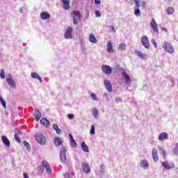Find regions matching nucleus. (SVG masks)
I'll use <instances>...</instances> for the list:
<instances>
[{
    "label": "nucleus",
    "mask_w": 178,
    "mask_h": 178,
    "mask_svg": "<svg viewBox=\"0 0 178 178\" xmlns=\"http://www.w3.org/2000/svg\"><path fill=\"white\" fill-rule=\"evenodd\" d=\"M72 18L73 24L77 26L81 22V13L79 10H74L71 13L70 15Z\"/></svg>",
    "instance_id": "nucleus-1"
},
{
    "label": "nucleus",
    "mask_w": 178,
    "mask_h": 178,
    "mask_svg": "<svg viewBox=\"0 0 178 178\" xmlns=\"http://www.w3.org/2000/svg\"><path fill=\"white\" fill-rule=\"evenodd\" d=\"M35 139L37 143L40 144V145H45L47 144V138L42 134H37L35 135Z\"/></svg>",
    "instance_id": "nucleus-2"
},
{
    "label": "nucleus",
    "mask_w": 178,
    "mask_h": 178,
    "mask_svg": "<svg viewBox=\"0 0 178 178\" xmlns=\"http://www.w3.org/2000/svg\"><path fill=\"white\" fill-rule=\"evenodd\" d=\"M6 79L8 86H10L11 88H16V82H15L10 73L7 74Z\"/></svg>",
    "instance_id": "nucleus-3"
},
{
    "label": "nucleus",
    "mask_w": 178,
    "mask_h": 178,
    "mask_svg": "<svg viewBox=\"0 0 178 178\" xmlns=\"http://www.w3.org/2000/svg\"><path fill=\"white\" fill-rule=\"evenodd\" d=\"M120 72H121V74L124 79L126 84H130L131 82V79H130V76L127 74V72H126L124 68L121 67L120 69Z\"/></svg>",
    "instance_id": "nucleus-4"
},
{
    "label": "nucleus",
    "mask_w": 178,
    "mask_h": 178,
    "mask_svg": "<svg viewBox=\"0 0 178 178\" xmlns=\"http://www.w3.org/2000/svg\"><path fill=\"white\" fill-rule=\"evenodd\" d=\"M66 152H67V148L63 147L60 152V159L63 163H66Z\"/></svg>",
    "instance_id": "nucleus-5"
},
{
    "label": "nucleus",
    "mask_w": 178,
    "mask_h": 178,
    "mask_svg": "<svg viewBox=\"0 0 178 178\" xmlns=\"http://www.w3.org/2000/svg\"><path fill=\"white\" fill-rule=\"evenodd\" d=\"M163 48L165 49V51H166V52H168V54H173V52H175V49L172 44L168 43L167 42H164L163 44Z\"/></svg>",
    "instance_id": "nucleus-6"
},
{
    "label": "nucleus",
    "mask_w": 178,
    "mask_h": 178,
    "mask_svg": "<svg viewBox=\"0 0 178 178\" xmlns=\"http://www.w3.org/2000/svg\"><path fill=\"white\" fill-rule=\"evenodd\" d=\"M102 70L104 74H107L108 76H110V74H112V71L113 69L109 65H103L102 66Z\"/></svg>",
    "instance_id": "nucleus-7"
},
{
    "label": "nucleus",
    "mask_w": 178,
    "mask_h": 178,
    "mask_svg": "<svg viewBox=\"0 0 178 178\" xmlns=\"http://www.w3.org/2000/svg\"><path fill=\"white\" fill-rule=\"evenodd\" d=\"M140 41L146 49H149V40H148V37H147V35H143Z\"/></svg>",
    "instance_id": "nucleus-8"
},
{
    "label": "nucleus",
    "mask_w": 178,
    "mask_h": 178,
    "mask_svg": "<svg viewBox=\"0 0 178 178\" xmlns=\"http://www.w3.org/2000/svg\"><path fill=\"white\" fill-rule=\"evenodd\" d=\"M72 33H73V29L72 27H68V29L66 30L64 34L65 38L66 40H71V38H73Z\"/></svg>",
    "instance_id": "nucleus-9"
},
{
    "label": "nucleus",
    "mask_w": 178,
    "mask_h": 178,
    "mask_svg": "<svg viewBox=\"0 0 178 178\" xmlns=\"http://www.w3.org/2000/svg\"><path fill=\"white\" fill-rule=\"evenodd\" d=\"M150 26L152 27V30L155 31V33H157V34L159 33V29H158V24H156V22L154 19H152L150 23Z\"/></svg>",
    "instance_id": "nucleus-10"
},
{
    "label": "nucleus",
    "mask_w": 178,
    "mask_h": 178,
    "mask_svg": "<svg viewBox=\"0 0 178 178\" xmlns=\"http://www.w3.org/2000/svg\"><path fill=\"white\" fill-rule=\"evenodd\" d=\"M162 166H163L164 169H173L175 168V163L173 162H163L161 163Z\"/></svg>",
    "instance_id": "nucleus-11"
},
{
    "label": "nucleus",
    "mask_w": 178,
    "mask_h": 178,
    "mask_svg": "<svg viewBox=\"0 0 178 178\" xmlns=\"http://www.w3.org/2000/svg\"><path fill=\"white\" fill-rule=\"evenodd\" d=\"M42 166H43L44 169H46L47 173H48L49 175H51V173H52V169L51 168V165H49V163H48V162L45 161H42Z\"/></svg>",
    "instance_id": "nucleus-12"
},
{
    "label": "nucleus",
    "mask_w": 178,
    "mask_h": 178,
    "mask_svg": "<svg viewBox=\"0 0 178 178\" xmlns=\"http://www.w3.org/2000/svg\"><path fill=\"white\" fill-rule=\"evenodd\" d=\"M82 169L85 173L88 175L90 172H91V168L90 167V165L87 163H82Z\"/></svg>",
    "instance_id": "nucleus-13"
},
{
    "label": "nucleus",
    "mask_w": 178,
    "mask_h": 178,
    "mask_svg": "<svg viewBox=\"0 0 178 178\" xmlns=\"http://www.w3.org/2000/svg\"><path fill=\"white\" fill-rule=\"evenodd\" d=\"M104 84L105 86V88L108 91V92H112V84L111 82L106 79H104Z\"/></svg>",
    "instance_id": "nucleus-14"
},
{
    "label": "nucleus",
    "mask_w": 178,
    "mask_h": 178,
    "mask_svg": "<svg viewBox=\"0 0 178 178\" xmlns=\"http://www.w3.org/2000/svg\"><path fill=\"white\" fill-rule=\"evenodd\" d=\"M140 167L143 168L145 170H147L149 168V164L147 160H141L140 162Z\"/></svg>",
    "instance_id": "nucleus-15"
},
{
    "label": "nucleus",
    "mask_w": 178,
    "mask_h": 178,
    "mask_svg": "<svg viewBox=\"0 0 178 178\" xmlns=\"http://www.w3.org/2000/svg\"><path fill=\"white\" fill-rule=\"evenodd\" d=\"M152 155L154 162H158L159 157L158 156V150L156 149H152Z\"/></svg>",
    "instance_id": "nucleus-16"
},
{
    "label": "nucleus",
    "mask_w": 178,
    "mask_h": 178,
    "mask_svg": "<svg viewBox=\"0 0 178 178\" xmlns=\"http://www.w3.org/2000/svg\"><path fill=\"white\" fill-rule=\"evenodd\" d=\"M1 141L3 144L6 145V147H10V141H9V139H8V137L5 136H1Z\"/></svg>",
    "instance_id": "nucleus-17"
},
{
    "label": "nucleus",
    "mask_w": 178,
    "mask_h": 178,
    "mask_svg": "<svg viewBox=\"0 0 178 178\" xmlns=\"http://www.w3.org/2000/svg\"><path fill=\"white\" fill-rule=\"evenodd\" d=\"M61 2L63 3V9L65 10L70 9V2L69 0H61Z\"/></svg>",
    "instance_id": "nucleus-18"
},
{
    "label": "nucleus",
    "mask_w": 178,
    "mask_h": 178,
    "mask_svg": "<svg viewBox=\"0 0 178 178\" xmlns=\"http://www.w3.org/2000/svg\"><path fill=\"white\" fill-rule=\"evenodd\" d=\"M33 115L35 116L36 122H40V119H41V112L40 111V110L35 109Z\"/></svg>",
    "instance_id": "nucleus-19"
},
{
    "label": "nucleus",
    "mask_w": 178,
    "mask_h": 178,
    "mask_svg": "<svg viewBox=\"0 0 178 178\" xmlns=\"http://www.w3.org/2000/svg\"><path fill=\"white\" fill-rule=\"evenodd\" d=\"M69 138L70 140L71 147H72L73 148H77V143H76V140H74L73 136L72 134H70Z\"/></svg>",
    "instance_id": "nucleus-20"
},
{
    "label": "nucleus",
    "mask_w": 178,
    "mask_h": 178,
    "mask_svg": "<svg viewBox=\"0 0 178 178\" xmlns=\"http://www.w3.org/2000/svg\"><path fill=\"white\" fill-rule=\"evenodd\" d=\"M107 52L109 54L113 52V44H112V42L108 41L107 42V48H106Z\"/></svg>",
    "instance_id": "nucleus-21"
},
{
    "label": "nucleus",
    "mask_w": 178,
    "mask_h": 178,
    "mask_svg": "<svg viewBox=\"0 0 178 178\" xmlns=\"http://www.w3.org/2000/svg\"><path fill=\"white\" fill-rule=\"evenodd\" d=\"M159 141H163V140H168V134L166 132H162L159 136Z\"/></svg>",
    "instance_id": "nucleus-22"
},
{
    "label": "nucleus",
    "mask_w": 178,
    "mask_h": 178,
    "mask_svg": "<svg viewBox=\"0 0 178 178\" xmlns=\"http://www.w3.org/2000/svg\"><path fill=\"white\" fill-rule=\"evenodd\" d=\"M41 124H43L44 127H49V120H47V118H43L40 120Z\"/></svg>",
    "instance_id": "nucleus-23"
},
{
    "label": "nucleus",
    "mask_w": 178,
    "mask_h": 178,
    "mask_svg": "<svg viewBox=\"0 0 178 178\" xmlns=\"http://www.w3.org/2000/svg\"><path fill=\"white\" fill-rule=\"evenodd\" d=\"M40 17L42 20H47L51 17V15L48 13L43 12L40 14Z\"/></svg>",
    "instance_id": "nucleus-24"
},
{
    "label": "nucleus",
    "mask_w": 178,
    "mask_h": 178,
    "mask_svg": "<svg viewBox=\"0 0 178 178\" xmlns=\"http://www.w3.org/2000/svg\"><path fill=\"white\" fill-rule=\"evenodd\" d=\"M97 175H99L100 176H102L105 173V165L101 164L100 168L98 171H97Z\"/></svg>",
    "instance_id": "nucleus-25"
},
{
    "label": "nucleus",
    "mask_w": 178,
    "mask_h": 178,
    "mask_svg": "<svg viewBox=\"0 0 178 178\" xmlns=\"http://www.w3.org/2000/svg\"><path fill=\"white\" fill-rule=\"evenodd\" d=\"M54 144L56 147H59L63 144V140L60 139V138H56L54 139Z\"/></svg>",
    "instance_id": "nucleus-26"
},
{
    "label": "nucleus",
    "mask_w": 178,
    "mask_h": 178,
    "mask_svg": "<svg viewBox=\"0 0 178 178\" xmlns=\"http://www.w3.org/2000/svg\"><path fill=\"white\" fill-rule=\"evenodd\" d=\"M33 79H37L40 83H42V79L40 78V75L35 72H32L31 74Z\"/></svg>",
    "instance_id": "nucleus-27"
},
{
    "label": "nucleus",
    "mask_w": 178,
    "mask_h": 178,
    "mask_svg": "<svg viewBox=\"0 0 178 178\" xmlns=\"http://www.w3.org/2000/svg\"><path fill=\"white\" fill-rule=\"evenodd\" d=\"M81 148L83 149V151H84V152H90V149H88V146H87V145H86V142H82L81 145Z\"/></svg>",
    "instance_id": "nucleus-28"
},
{
    "label": "nucleus",
    "mask_w": 178,
    "mask_h": 178,
    "mask_svg": "<svg viewBox=\"0 0 178 178\" xmlns=\"http://www.w3.org/2000/svg\"><path fill=\"white\" fill-rule=\"evenodd\" d=\"M89 40L90 42H92V44H97V38H95V36L92 34L90 35Z\"/></svg>",
    "instance_id": "nucleus-29"
},
{
    "label": "nucleus",
    "mask_w": 178,
    "mask_h": 178,
    "mask_svg": "<svg viewBox=\"0 0 178 178\" xmlns=\"http://www.w3.org/2000/svg\"><path fill=\"white\" fill-rule=\"evenodd\" d=\"M127 47V46L126 45V44L121 43V44H120V45L118 47V49H119V51H126Z\"/></svg>",
    "instance_id": "nucleus-30"
},
{
    "label": "nucleus",
    "mask_w": 178,
    "mask_h": 178,
    "mask_svg": "<svg viewBox=\"0 0 178 178\" xmlns=\"http://www.w3.org/2000/svg\"><path fill=\"white\" fill-rule=\"evenodd\" d=\"M99 112L98 111V109L94 108V109L92 110V115H93V116H94V118H95V119H98V116H99Z\"/></svg>",
    "instance_id": "nucleus-31"
},
{
    "label": "nucleus",
    "mask_w": 178,
    "mask_h": 178,
    "mask_svg": "<svg viewBox=\"0 0 178 178\" xmlns=\"http://www.w3.org/2000/svg\"><path fill=\"white\" fill-rule=\"evenodd\" d=\"M137 56L140 58L141 59H145V54H143L141 51H136Z\"/></svg>",
    "instance_id": "nucleus-32"
},
{
    "label": "nucleus",
    "mask_w": 178,
    "mask_h": 178,
    "mask_svg": "<svg viewBox=\"0 0 178 178\" xmlns=\"http://www.w3.org/2000/svg\"><path fill=\"white\" fill-rule=\"evenodd\" d=\"M134 15L135 16H137V17H140V16H141V11L140 10V8H136L134 10Z\"/></svg>",
    "instance_id": "nucleus-33"
},
{
    "label": "nucleus",
    "mask_w": 178,
    "mask_h": 178,
    "mask_svg": "<svg viewBox=\"0 0 178 178\" xmlns=\"http://www.w3.org/2000/svg\"><path fill=\"white\" fill-rule=\"evenodd\" d=\"M168 15H173L175 13V9L172 7H169L166 10Z\"/></svg>",
    "instance_id": "nucleus-34"
},
{
    "label": "nucleus",
    "mask_w": 178,
    "mask_h": 178,
    "mask_svg": "<svg viewBox=\"0 0 178 178\" xmlns=\"http://www.w3.org/2000/svg\"><path fill=\"white\" fill-rule=\"evenodd\" d=\"M172 152L174 155H176L177 156H178V143L175 144V147L172 150Z\"/></svg>",
    "instance_id": "nucleus-35"
},
{
    "label": "nucleus",
    "mask_w": 178,
    "mask_h": 178,
    "mask_svg": "<svg viewBox=\"0 0 178 178\" xmlns=\"http://www.w3.org/2000/svg\"><path fill=\"white\" fill-rule=\"evenodd\" d=\"M23 144H24V147H26L27 151H30L31 149L30 148V144L27 141L24 140Z\"/></svg>",
    "instance_id": "nucleus-36"
},
{
    "label": "nucleus",
    "mask_w": 178,
    "mask_h": 178,
    "mask_svg": "<svg viewBox=\"0 0 178 178\" xmlns=\"http://www.w3.org/2000/svg\"><path fill=\"white\" fill-rule=\"evenodd\" d=\"M0 102L3 108H6V102L0 96Z\"/></svg>",
    "instance_id": "nucleus-37"
},
{
    "label": "nucleus",
    "mask_w": 178,
    "mask_h": 178,
    "mask_svg": "<svg viewBox=\"0 0 178 178\" xmlns=\"http://www.w3.org/2000/svg\"><path fill=\"white\" fill-rule=\"evenodd\" d=\"M90 134L92 136H94V134H95V126L91 125Z\"/></svg>",
    "instance_id": "nucleus-38"
},
{
    "label": "nucleus",
    "mask_w": 178,
    "mask_h": 178,
    "mask_svg": "<svg viewBox=\"0 0 178 178\" xmlns=\"http://www.w3.org/2000/svg\"><path fill=\"white\" fill-rule=\"evenodd\" d=\"M5 76H6L5 70L3 69L1 70V72H0L1 79L3 80V79H5Z\"/></svg>",
    "instance_id": "nucleus-39"
},
{
    "label": "nucleus",
    "mask_w": 178,
    "mask_h": 178,
    "mask_svg": "<svg viewBox=\"0 0 178 178\" xmlns=\"http://www.w3.org/2000/svg\"><path fill=\"white\" fill-rule=\"evenodd\" d=\"M131 1H135L136 8H138L141 6V5H140V0H131Z\"/></svg>",
    "instance_id": "nucleus-40"
},
{
    "label": "nucleus",
    "mask_w": 178,
    "mask_h": 178,
    "mask_svg": "<svg viewBox=\"0 0 178 178\" xmlns=\"http://www.w3.org/2000/svg\"><path fill=\"white\" fill-rule=\"evenodd\" d=\"M91 98H92L93 101H98V97H97V95L94 92L91 93Z\"/></svg>",
    "instance_id": "nucleus-41"
},
{
    "label": "nucleus",
    "mask_w": 178,
    "mask_h": 178,
    "mask_svg": "<svg viewBox=\"0 0 178 178\" xmlns=\"http://www.w3.org/2000/svg\"><path fill=\"white\" fill-rule=\"evenodd\" d=\"M159 151H160V154H161V155H166V152L163 147H159Z\"/></svg>",
    "instance_id": "nucleus-42"
},
{
    "label": "nucleus",
    "mask_w": 178,
    "mask_h": 178,
    "mask_svg": "<svg viewBox=\"0 0 178 178\" xmlns=\"http://www.w3.org/2000/svg\"><path fill=\"white\" fill-rule=\"evenodd\" d=\"M38 172L40 173V175L44 173V167L42 165V167L41 166L38 167Z\"/></svg>",
    "instance_id": "nucleus-43"
},
{
    "label": "nucleus",
    "mask_w": 178,
    "mask_h": 178,
    "mask_svg": "<svg viewBox=\"0 0 178 178\" xmlns=\"http://www.w3.org/2000/svg\"><path fill=\"white\" fill-rule=\"evenodd\" d=\"M67 118L68 119H74V115L72 114V113H70V114H67Z\"/></svg>",
    "instance_id": "nucleus-44"
},
{
    "label": "nucleus",
    "mask_w": 178,
    "mask_h": 178,
    "mask_svg": "<svg viewBox=\"0 0 178 178\" xmlns=\"http://www.w3.org/2000/svg\"><path fill=\"white\" fill-rule=\"evenodd\" d=\"M15 134L19 136V134H22V132H20V130H19V129L16 128L15 130Z\"/></svg>",
    "instance_id": "nucleus-45"
},
{
    "label": "nucleus",
    "mask_w": 178,
    "mask_h": 178,
    "mask_svg": "<svg viewBox=\"0 0 178 178\" xmlns=\"http://www.w3.org/2000/svg\"><path fill=\"white\" fill-rule=\"evenodd\" d=\"M95 16H96V17H101V13H99V11H98V10H96Z\"/></svg>",
    "instance_id": "nucleus-46"
},
{
    "label": "nucleus",
    "mask_w": 178,
    "mask_h": 178,
    "mask_svg": "<svg viewBox=\"0 0 178 178\" xmlns=\"http://www.w3.org/2000/svg\"><path fill=\"white\" fill-rule=\"evenodd\" d=\"M141 5H142V7L143 8V9H145V8L147 6V3L145 1H142Z\"/></svg>",
    "instance_id": "nucleus-47"
},
{
    "label": "nucleus",
    "mask_w": 178,
    "mask_h": 178,
    "mask_svg": "<svg viewBox=\"0 0 178 178\" xmlns=\"http://www.w3.org/2000/svg\"><path fill=\"white\" fill-rule=\"evenodd\" d=\"M116 104H119V102H122V99L120 97H115Z\"/></svg>",
    "instance_id": "nucleus-48"
},
{
    "label": "nucleus",
    "mask_w": 178,
    "mask_h": 178,
    "mask_svg": "<svg viewBox=\"0 0 178 178\" xmlns=\"http://www.w3.org/2000/svg\"><path fill=\"white\" fill-rule=\"evenodd\" d=\"M14 138L15 140H16V141H17V143H20V139L19 138V137H17V134L14 135Z\"/></svg>",
    "instance_id": "nucleus-49"
},
{
    "label": "nucleus",
    "mask_w": 178,
    "mask_h": 178,
    "mask_svg": "<svg viewBox=\"0 0 178 178\" xmlns=\"http://www.w3.org/2000/svg\"><path fill=\"white\" fill-rule=\"evenodd\" d=\"M152 43L154 45L155 48L158 47V44H156V42H155V40H152Z\"/></svg>",
    "instance_id": "nucleus-50"
},
{
    "label": "nucleus",
    "mask_w": 178,
    "mask_h": 178,
    "mask_svg": "<svg viewBox=\"0 0 178 178\" xmlns=\"http://www.w3.org/2000/svg\"><path fill=\"white\" fill-rule=\"evenodd\" d=\"M54 130L56 131L57 134H60L62 133V131H60V129H59V127Z\"/></svg>",
    "instance_id": "nucleus-51"
},
{
    "label": "nucleus",
    "mask_w": 178,
    "mask_h": 178,
    "mask_svg": "<svg viewBox=\"0 0 178 178\" xmlns=\"http://www.w3.org/2000/svg\"><path fill=\"white\" fill-rule=\"evenodd\" d=\"M54 130L56 131L57 134H60L62 133V131H60V129H59V127Z\"/></svg>",
    "instance_id": "nucleus-52"
},
{
    "label": "nucleus",
    "mask_w": 178,
    "mask_h": 178,
    "mask_svg": "<svg viewBox=\"0 0 178 178\" xmlns=\"http://www.w3.org/2000/svg\"><path fill=\"white\" fill-rule=\"evenodd\" d=\"M109 29H110L111 30H112V31H113V33H116V29H115V26H109Z\"/></svg>",
    "instance_id": "nucleus-53"
},
{
    "label": "nucleus",
    "mask_w": 178,
    "mask_h": 178,
    "mask_svg": "<svg viewBox=\"0 0 178 178\" xmlns=\"http://www.w3.org/2000/svg\"><path fill=\"white\" fill-rule=\"evenodd\" d=\"M95 5H101V1L100 0H95Z\"/></svg>",
    "instance_id": "nucleus-54"
},
{
    "label": "nucleus",
    "mask_w": 178,
    "mask_h": 178,
    "mask_svg": "<svg viewBox=\"0 0 178 178\" xmlns=\"http://www.w3.org/2000/svg\"><path fill=\"white\" fill-rule=\"evenodd\" d=\"M23 176H24V178H30V177L29 176V174H27L26 172H24Z\"/></svg>",
    "instance_id": "nucleus-55"
},
{
    "label": "nucleus",
    "mask_w": 178,
    "mask_h": 178,
    "mask_svg": "<svg viewBox=\"0 0 178 178\" xmlns=\"http://www.w3.org/2000/svg\"><path fill=\"white\" fill-rule=\"evenodd\" d=\"M64 177H65V178H70V175L69 172H66L64 175Z\"/></svg>",
    "instance_id": "nucleus-56"
},
{
    "label": "nucleus",
    "mask_w": 178,
    "mask_h": 178,
    "mask_svg": "<svg viewBox=\"0 0 178 178\" xmlns=\"http://www.w3.org/2000/svg\"><path fill=\"white\" fill-rule=\"evenodd\" d=\"M86 19H88V17H90V11H87L86 13Z\"/></svg>",
    "instance_id": "nucleus-57"
},
{
    "label": "nucleus",
    "mask_w": 178,
    "mask_h": 178,
    "mask_svg": "<svg viewBox=\"0 0 178 178\" xmlns=\"http://www.w3.org/2000/svg\"><path fill=\"white\" fill-rule=\"evenodd\" d=\"M59 127L58 126V124H53V129L54 130H56V129H58Z\"/></svg>",
    "instance_id": "nucleus-58"
},
{
    "label": "nucleus",
    "mask_w": 178,
    "mask_h": 178,
    "mask_svg": "<svg viewBox=\"0 0 178 178\" xmlns=\"http://www.w3.org/2000/svg\"><path fill=\"white\" fill-rule=\"evenodd\" d=\"M161 29L163 30V31L168 33V29H166V28H162Z\"/></svg>",
    "instance_id": "nucleus-59"
},
{
    "label": "nucleus",
    "mask_w": 178,
    "mask_h": 178,
    "mask_svg": "<svg viewBox=\"0 0 178 178\" xmlns=\"http://www.w3.org/2000/svg\"><path fill=\"white\" fill-rule=\"evenodd\" d=\"M19 12H20V13H23V8H21L19 9Z\"/></svg>",
    "instance_id": "nucleus-60"
},
{
    "label": "nucleus",
    "mask_w": 178,
    "mask_h": 178,
    "mask_svg": "<svg viewBox=\"0 0 178 178\" xmlns=\"http://www.w3.org/2000/svg\"><path fill=\"white\" fill-rule=\"evenodd\" d=\"M104 96L106 97V93L104 94Z\"/></svg>",
    "instance_id": "nucleus-61"
}]
</instances>
